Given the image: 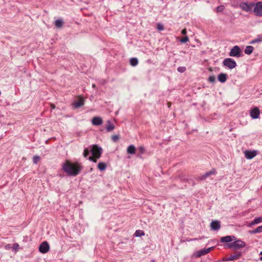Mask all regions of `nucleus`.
Instances as JSON below:
<instances>
[{
  "mask_svg": "<svg viewBox=\"0 0 262 262\" xmlns=\"http://www.w3.org/2000/svg\"><path fill=\"white\" fill-rule=\"evenodd\" d=\"M218 80L220 82H225L227 80V74L221 73L218 76Z\"/></svg>",
  "mask_w": 262,
  "mask_h": 262,
  "instance_id": "nucleus-21",
  "label": "nucleus"
},
{
  "mask_svg": "<svg viewBox=\"0 0 262 262\" xmlns=\"http://www.w3.org/2000/svg\"><path fill=\"white\" fill-rule=\"evenodd\" d=\"M213 247H210L207 249H204L200 250L196 252H195L193 254V256L195 257H200L203 255H206L207 253H208L212 249Z\"/></svg>",
  "mask_w": 262,
  "mask_h": 262,
  "instance_id": "nucleus-10",
  "label": "nucleus"
},
{
  "mask_svg": "<svg viewBox=\"0 0 262 262\" xmlns=\"http://www.w3.org/2000/svg\"><path fill=\"white\" fill-rule=\"evenodd\" d=\"M62 169L68 175L76 176L80 172L82 166L78 162L73 163L67 161L63 164Z\"/></svg>",
  "mask_w": 262,
  "mask_h": 262,
  "instance_id": "nucleus-1",
  "label": "nucleus"
},
{
  "mask_svg": "<svg viewBox=\"0 0 262 262\" xmlns=\"http://www.w3.org/2000/svg\"><path fill=\"white\" fill-rule=\"evenodd\" d=\"M262 42V34L258 35L257 37L251 41L252 43Z\"/></svg>",
  "mask_w": 262,
  "mask_h": 262,
  "instance_id": "nucleus-26",
  "label": "nucleus"
},
{
  "mask_svg": "<svg viewBox=\"0 0 262 262\" xmlns=\"http://www.w3.org/2000/svg\"><path fill=\"white\" fill-rule=\"evenodd\" d=\"M90 151L88 148H85L83 152V156L86 158L89 155Z\"/></svg>",
  "mask_w": 262,
  "mask_h": 262,
  "instance_id": "nucleus-33",
  "label": "nucleus"
},
{
  "mask_svg": "<svg viewBox=\"0 0 262 262\" xmlns=\"http://www.w3.org/2000/svg\"><path fill=\"white\" fill-rule=\"evenodd\" d=\"M135 235L137 237H140L144 235V232L142 230H138L136 231Z\"/></svg>",
  "mask_w": 262,
  "mask_h": 262,
  "instance_id": "nucleus-27",
  "label": "nucleus"
},
{
  "mask_svg": "<svg viewBox=\"0 0 262 262\" xmlns=\"http://www.w3.org/2000/svg\"><path fill=\"white\" fill-rule=\"evenodd\" d=\"M99 158H96L95 156H90L89 157V160L90 161H91L94 163H96L97 162V159H99Z\"/></svg>",
  "mask_w": 262,
  "mask_h": 262,
  "instance_id": "nucleus-31",
  "label": "nucleus"
},
{
  "mask_svg": "<svg viewBox=\"0 0 262 262\" xmlns=\"http://www.w3.org/2000/svg\"><path fill=\"white\" fill-rule=\"evenodd\" d=\"M138 149L140 153L143 154L145 152V148L143 146H140L139 147Z\"/></svg>",
  "mask_w": 262,
  "mask_h": 262,
  "instance_id": "nucleus-37",
  "label": "nucleus"
},
{
  "mask_svg": "<svg viewBox=\"0 0 262 262\" xmlns=\"http://www.w3.org/2000/svg\"><path fill=\"white\" fill-rule=\"evenodd\" d=\"M210 227L213 230H218L221 227L220 222L218 221H213L210 224Z\"/></svg>",
  "mask_w": 262,
  "mask_h": 262,
  "instance_id": "nucleus-14",
  "label": "nucleus"
},
{
  "mask_svg": "<svg viewBox=\"0 0 262 262\" xmlns=\"http://www.w3.org/2000/svg\"><path fill=\"white\" fill-rule=\"evenodd\" d=\"M246 244L245 243L241 240H235L234 242L230 243L229 245V247L231 248H233L234 249H238L241 248H243L245 247Z\"/></svg>",
  "mask_w": 262,
  "mask_h": 262,
  "instance_id": "nucleus-3",
  "label": "nucleus"
},
{
  "mask_svg": "<svg viewBox=\"0 0 262 262\" xmlns=\"http://www.w3.org/2000/svg\"><path fill=\"white\" fill-rule=\"evenodd\" d=\"M256 155V152L255 151H251V150H246L245 151V156L247 159H251L254 158Z\"/></svg>",
  "mask_w": 262,
  "mask_h": 262,
  "instance_id": "nucleus-12",
  "label": "nucleus"
},
{
  "mask_svg": "<svg viewBox=\"0 0 262 262\" xmlns=\"http://www.w3.org/2000/svg\"><path fill=\"white\" fill-rule=\"evenodd\" d=\"M138 63V60L136 58H132L130 59V64L133 66L135 67L137 66Z\"/></svg>",
  "mask_w": 262,
  "mask_h": 262,
  "instance_id": "nucleus-25",
  "label": "nucleus"
},
{
  "mask_svg": "<svg viewBox=\"0 0 262 262\" xmlns=\"http://www.w3.org/2000/svg\"><path fill=\"white\" fill-rule=\"evenodd\" d=\"M19 248V245L18 244H14L13 246V249L15 250H17Z\"/></svg>",
  "mask_w": 262,
  "mask_h": 262,
  "instance_id": "nucleus-39",
  "label": "nucleus"
},
{
  "mask_svg": "<svg viewBox=\"0 0 262 262\" xmlns=\"http://www.w3.org/2000/svg\"><path fill=\"white\" fill-rule=\"evenodd\" d=\"M107 125L106 126V129L107 132H109L112 131L115 128V126L111 123V121L108 120L107 121Z\"/></svg>",
  "mask_w": 262,
  "mask_h": 262,
  "instance_id": "nucleus-19",
  "label": "nucleus"
},
{
  "mask_svg": "<svg viewBox=\"0 0 262 262\" xmlns=\"http://www.w3.org/2000/svg\"><path fill=\"white\" fill-rule=\"evenodd\" d=\"M241 54L240 48L237 46H234L230 50L229 56L231 57H239Z\"/></svg>",
  "mask_w": 262,
  "mask_h": 262,
  "instance_id": "nucleus-7",
  "label": "nucleus"
},
{
  "mask_svg": "<svg viewBox=\"0 0 262 262\" xmlns=\"http://www.w3.org/2000/svg\"><path fill=\"white\" fill-rule=\"evenodd\" d=\"M241 253L238 252L235 254L231 255L228 257L226 258V261H232L238 259L241 256Z\"/></svg>",
  "mask_w": 262,
  "mask_h": 262,
  "instance_id": "nucleus-16",
  "label": "nucleus"
},
{
  "mask_svg": "<svg viewBox=\"0 0 262 262\" xmlns=\"http://www.w3.org/2000/svg\"><path fill=\"white\" fill-rule=\"evenodd\" d=\"M135 150L136 148L133 145H129L127 149V152L130 154H134Z\"/></svg>",
  "mask_w": 262,
  "mask_h": 262,
  "instance_id": "nucleus-22",
  "label": "nucleus"
},
{
  "mask_svg": "<svg viewBox=\"0 0 262 262\" xmlns=\"http://www.w3.org/2000/svg\"><path fill=\"white\" fill-rule=\"evenodd\" d=\"M40 157L37 156H35L33 157V161L34 164H37L38 162L40 160Z\"/></svg>",
  "mask_w": 262,
  "mask_h": 262,
  "instance_id": "nucleus-30",
  "label": "nucleus"
},
{
  "mask_svg": "<svg viewBox=\"0 0 262 262\" xmlns=\"http://www.w3.org/2000/svg\"><path fill=\"white\" fill-rule=\"evenodd\" d=\"M223 65L226 68H228L230 69H232L236 67V63L234 59L227 58L224 60Z\"/></svg>",
  "mask_w": 262,
  "mask_h": 262,
  "instance_id": "nucleus-4",
  "label": "nucleus"
},
{
  "mask_svg": "<svg viewBox=\"0 0 262 262\" xmlns=\"http://www.w3.org/2000/svg\"><path fill=\"white\" fill-rule=\"evenodd\" d=\"M119 139V137L118 135H114L112 137V139L114 142H116Z\"/></svg>",
  "mask_w": 262,
  "mask_h": 262,
  "instance_id": "nucleus-36",
  "label": "nucleus"
},
{
  "mask_svg": "<svg viewBox=\"0 0 262 262\" xmlns=\"http://www.w3.org/2000/svg\"><path fill=\"white\" fill-rule=\"evenodd\" d=\"M92 86H93V88H95V84H93Z\"/></svg>",
  "mask_w": 262,
  "mask_h": 262,
  "instance_id": "nucleus-44",
  "label": "nucleus"
},
{
  "mask_svg": "<svg viewBox=\"0 0 262 262\" xmlns=\"http://www.w3.org/2000/svg\"><path fill=\"white\" fill-rule=\"evenodd\" d=\"M254 7V3L248 2H243L239 4V7L246 12L252 11Z\"/></svg>",
  "mask_w": 262,
  "mask_h": 262,
  "instance_id": "nucleus-6",
  "label": "nucleus"
},
{
  "mask_svg": "<svg viewBox=\"0 0 262 262\" xmlns=\"http://www.w3.org/2000/svg\"><path fill=\"white\" fill-rule=\"evenodd\" d=\"M215 173V170L212 169L211 170L206 172L204 174L202 175L200 178L201 180H205L207 177L211 174H214Z\"/></svg>",
  "mask_w": 262,
  "mask_h": 262,
  "instance_id": "nucleus-18",
  "label": "nucleus"
},
{
  "mask_svg": "<svg viewBox=\"0 0 262 262\" xmlns=\"http://www.w3.org/2000/svg\"><path fill=\"white\" fill-rule=\"evenodd\" d=\"M177 70L178 72L180 73H183L186 71V68L184 67H179Z\"/></svg>",
  "mask_w": 262,
  "mask_h": 262,
  "instance_id": "nucleus-34",
  "label": "nucleus"
},
{
  "mask_svg": "<svg viewBox=\"0 0 262 262\" xmlns=\"http://www.w3.org/2000/svg\"><path fill=\"white\" fill-rule=\"evenodd\" d=\"M260 255H261V256L260 257V260L262 261V251L260 252Z\"/></svg>",
  "mask_w": 262,
  "mask_h": 262,
  "instance_id": "nucleus-41",
  "label": "nucleus"
},
{
  "mask_svg": "<svg viewBox=\"0 0 262 262\" xmlns=\"http://www.w3.org/2000/svg\"><path fill=\"white\" fill-rule=\"evenodd\" d=\"M92 123L94 125H100L102 123V119L99 117H94L92 119Z\"/></svg>",
  "mask_w": 262,
  "mask_h": 262,
  "instance_id": "nucleus-15",
  "label": "nucleus"
},
{
  "mask_svg": "<svg viewBox=\"0 0 262 262\" xmlns=\"http://www.w3.org/2000/svg\"><path fill=\"white\" fill-rule=\"evenodd\" d=\"M181 33L183 35H186L187 33V31L186 29H184L182 30Z\"/></svg>",
  "mask_w": 262,
  "mask_h": 262,
  "instance_id": "nucleus-40",
  "label": "nucleus"
},
{
  "mask_svg": "<svg viewBox=\"0 0 262 262\" xmlns=\"http://www.w3.org/2000/svg\"><path fill=\"white\" fill-rule=\"evenodd\" d=\"M253 50V47L251 46H247L245 50V53L246 54L249 55L252 53Z\"/></svg>",
  "mask_w": 262,
  "mask_h": 262,
  "instance_id": "nucleus-23",
  "label": "nucleus"
},
{
  "mask_svg": "<svg viewBox=\"0 0 262 262\" xmlns=\"http://www.w3.org/2000/svg\"><path fill=\"white\" fill-rule=\"evenodd\" d=\"M50 250V246L46 241L43 242L39 247V251L40 253L45 254L49 252Z\"/></svg>",
  "mask_w": 262,
  "mask_h": 262,
  "instance_id": "nucleus-9",
  "label": "nucleus"
},
{
  "mask_svg": "<svg viewBox=\"0 0 262 262\" xmlns=\"http://www.w3.org/2000/svg\"><path fill=\"white\" fill-rule=\"evenodd\" d=\"M260 114V111L257 107H255L252 109L250 112V116L253 119H257L259 117Z\"/></svg>",
  "mask_w": 262,
  "mask_h": 262,
  "instance_id": "nucleus-11",
  "label": "nucleus"
},
{
  "mask_svg": "<svg viewBox=\"0 0 262 262\" xmlns=\"http://www.w3.org/2000/svg\"><path fill=\"white\" fill-rule=\"evenodd\" d=\"M250 234H255L262 232V225L258 226L255 229L249 231Z\"/></svg>",
  "mask_w": 262,
  "mask_h": 262,
  "instance_id": "nucleus-20",
  "label": "nucleus"
},
{
  "mask_svg": "<svg viewBox=\"0 0 262 262\" xmlns=\"http://www.w3.org/2000/svg\"><path fill=\"white\" fill-rule=\"evenodd\" d=\"M168 107H169L170 106L171 103H168Z\"/></svg>",
  "mask_w": 262,
  "mask_h": 262,
  "instance_id": "nucleus-43",
  "label": "nucleus"
},
{
  "mask_svg": "<svg viewBox=\"0 0 262 262\" xmlns=\"http://www.w3.org/2000/svg\"><path fill=\"white\" fill-rule=\"evenodd\" d=\"M84 104V99L80 96L78 97V98L75 100L72 103V106L75 108H78L82 106H83Z\"/></svg>",
  "mask_w": 262,
  "mask_h": 262,
  "instance_id": "nucleus-8",
  "label": "nucleus"
},
{
  "mask_svg": "<svg viewBox=\"0 0 262 262\" xmlns=\"http://www.w3.org/2000/svg\"><path fill=\"white\" fill-rule=\"evenodd\" d=\"M253 12L257 16H262V2H257L254 4Z\"/></svg>",
  "mask_w": 262,
  "mask_h": 262,
  "instance_id": "nucleus-5",
  "label": "nucleus"
},
{
  "mask_svg": "<svg viewBox=\"0 0 262 262\" xmlns=\"http://www.w3.org/2000/svg\"><path fill=\"white\" fill-rule=\"evenodd\" d=\"M55 105H54V104H51V107H52V108H55Z\"/></svg>",
  "mask_w": 262,
  "mask_h": 262,
  "instance_id": "nucleus-42",
  "label": "nucleus"
},
{
  "mask_svg": "<svg viewBox=\"0 0 262 262\" xmlns=\"http://www.w3.org/2000/svg\"><path fill=\"white\" fill-rule=\"evenodd\" d=\"M225 9V6L224 5H220L216 8L217 12H222Z\"/></svg>",
  "mask_w": 262,
  "mask_h": 262,
  "instance_id": "nucleus-29",
  "label": "nucleus"
},
{
  "mask_svg": "<svg viewBox=\"0 0 262 262\" xmlns=\"http://www.w3.org/2000/svg\"><path fill=\"white\" fill-rule=\"evenodd\" d=\"M209 82H214L215 80V77L214 76H211L208 78Z\"/></svg>",
  "mask_w": 262,
  "mask_h": 262,
  "instance_id": "nucleus-38",
  "label": "nucleus"
},
{
  "mask_svg": "<svg viewBox=\"0 0 262 262\" xmlns=\"http://www.w3.org/2000/svg\"><path fill=\"white\" fill-rule=\"evenodd\" d=\"M90 150L92 156L96 158H100L102 153V149L97 145H94L91 146Z\"/></svg>",
  "mask_w": 262,
  "mask_h": 262,
  "instance_id": "nucleus-2",
  "label": "nucleus"
},
{
  "mask_svg": "<svg viewBox=\"0 0 262 262\" xmlns=\"http://www.w3.org/2000/svg\"><path fill=\"white\" fill-rule=\"evenodd\" d=\"M106 165L105 163L103 162H100L98 164V168L102 171L106 169Z\"/></svg>",
  "mask_w": 262,
  "mask_h": 262,
  "instance_id": "nucleus-24",
  "label": "nucleus"
},
{
  "mask_svg": "<svg viewBox=\"0 0 262 262\" xmlns=\"http://www.w3.org/2000/svg\"><path fill=\"white\" fill-rule=\"evenodd\" d=\"M189 41V38L187 36L183 37L180 39V42L182 43H186Z\"/></svg>",
  "mask_w": 262,
  "mask_h": 262,
  "instance_id": "nucleus-32",
  "label": "nucleus"
},
{
  "mask_svg": "<svg viewBox=\"0 0 262 262\" xmlns=\"http://www.w3.org/2000/svg\"><path fill=\"white\" fill-rule=\"evenodd\" d=\"M55 26L58 27H61L63 25V21L61 19H57L55 22Z\"/></svg>",
  "mask_w": 262,
  "mask_h": 262,
  "instance_id": "nucleus-28",
  "label": "nucleus"
},
{
  "mask_svg": "<svg viewBox=\"0 0 262 262\" xmlns=\"http://www.w3.org/2000/svg\"><path fill=\"white\" fill-rule=\"evenodd\" d=\"M262 223V216L255 218L253 221L248 225V227H251L252 226Z\"/></svg>",
  "mask_w": 262,
  "mask_h": 262,
  "instance_id": "nucleus-17",
  "label": "nucleus"
},
{
  "mask_svg": "<svg viewBox=\"0 0 262 262\" xmlns=\"http://www.w3.org/2000/svg\"><path fill=\"white\" fill-rule=\"evenodd\" d=\"M157 29L159 31H162L164 30V26L161 24H157Z\"/></svg>",
  "mask_w": 262,
  "mask_h": 262,
  "instance_id": "nucleus-35",
  "label": "nucleus"
},
{
  "mask_svg": "<svg viewBox=\"0 0 262 262\" xmlns=\"http://www.w3.org/2000/svg\"><path fill=\"white\" fill-rule=\"evenodd\" d=\"M236 239V237L234 236H226L221 238L222 243H229Z\"/></svg>",
  "mask_w": 262,
  "mask_h": 262,
  "instance_id": "nucleus-13",
  "label": "nucleus"
}]
</instances>
